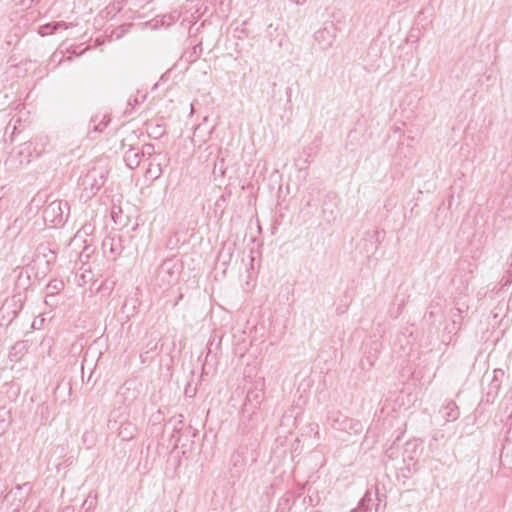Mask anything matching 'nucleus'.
I'll return each instance as SVG.
<instances>
[{
	"instance_id": "nucleus-13",
	"label": "nucleus",
	"mask_w": 512,
	"mask_h": 512,
	"mask_svg": "<svg viewBox=\"0 0 512 512\" xmlns=\"http://www.w3.org/2000/svg\"><path fill=\"white\" fill-rule=\"evenodd\" d=\"M503 376H504V371L502 369H495L493 371V378L490 381V383L488 385L487 392L485 394V402L486 403L492 404L495 401V399L498 396V393L500 391V388H501L500 378H502ZM482 401H484V399Z\"/></svg>"
},
{
	"instance_id": "nucleus-30",
	"label": "nucleus",
	"mask_w": 512,
	"mask_h": 512,
	"mask_svg": "<svg viewBox=\"0 0 512 512\" xmlns=\"http://www.w3.org/2000/svg\"><path fill=\"white\" fill-rule=\"evenodd\" d=\"M307 485H308L307 483L299 485L298 490H297V497H300L304 493Z\"/></svg>"
},
{
	"instance_id": "nucleus-22",
	"label": "nucleus",
	"mask_w": 512,
	"mask_h": 512,
	"mask_svg": "<svg viewBox=\"0 0 512 512\" xmlns=\"http://www.w3.org/2000/svg\"><path fill=\"white\" fill-rule=\"evenodd\" d=\"M384 41L379 37L374 38L368 48V54L372 57L378 58L382 55Z\"/></svg>"
},
{
	"instance_id": "nucleus-17",
	"label": "nucleus",
	"mask_w": 512,
	"mask_h": 512,
	"mask_svg": "<svg viewBox=\"0 0 512 512\" xmlns=\"http://www.w3.org/2000/svg\"><path fill=\"white\" fill-rule=\"evenodd\" d=\"M441 313V307L439 301H431L430 305L428 306L427 311L424 314L423 320L432 325L434 324L436 318Z\"/></svg>"
},
{
	"instance_id": "nucleus-43",
	"label": "nucleus",
	"mask_w": 512,
	"mask_h": 512,
	"mask_svg": "<svg viewBox=\"0 0 512 512\" xmlns=\"http://www.w3.org/2000/svg\"><path fill=\"white\" fill-rule=\"evenodd\" d=\"M165 474H166V475H169L168 468H166Z\"/></svg>"
},
{
	"instance_id": "nucleus-18",
	"label": "nucleus",
	"mask_w": 512,
	"mask_h": 512,
	"mask_svg": "<svg viewBox=\"0 0 512 512\" xmlns=\"http://www.w3.org/2000/svg\"><path fill=\"white\" fill-rule=\"evenodd\" d=\"M444 417L447 421H455L460 416V410L457 404L454 401H448L447 404L443 408Z\"/></svg>"
},
{
	"instance_id": "nucleus-25",
	"label": "nucleus",
	"mask_w": 512,
	"mask_h": 512,
	"mask_svg": "<svg viewBox=\"0 0 512 512\" xmlns=\"http://www.w3.org/2000/svg\"><path fill=\"white\" fill-rule=\"evenodd\" d=\"M194 13L197 14V18H200L204 15L212 16L216 12L213 11V8L205 2V4H202L200 7H197Z\"/></svg>"
},
{
	"instance_id": "nucleus-37",
	"label": "nucleus",
	"mask_w": 512,
	"mask_h": 512,
	"mask_svg": "<svg viewBox=\"0 0 512 512\" xmlns=\"http://www.w3.org/2000/svg\"><path fill=\"white\" fill-rule=\"evenodd\" d=\"M405 305V300L404 299H401L400 303H398V314L400 313L401 311V308Z\"/></svg>"
},
{
	"instance_id": "nucleus-44",
	"label": "nucleus",
	"mask_w": 512,
	"mask_h": 512,
	"mask_svg": "<svg viewBox=\"0 0 512 512\" xmlns=\"http://www.w3.org/2000/svg\"><path fill=\"white\" fill-rule=\"evenodd\" d=\"M399 439H400V436H397L394 442L398 441Z\"/></svg>"
},
{
	"instance_id": "nucleus-36",
	"label": "nucleus",
	"mask_w": 512,
	"mask_h": 512,
	"mask_svg": "<svg viewBox=\"0 0 512 512\" xmlns=\"http://www.w3.org/2000/svg\"><path fill=\"white\" fill-rule=\"evenodd\" d=\"M460 314H461V309L460 308H453L452 309V315L453 316L460 315Z\"/></svg>"
},
{
	"instance_id": "nucleus-4",
	"label": "nucleus",
	"mask_w": 512,
	"mask_h": 512,
	"mask_svg": "<svg viewBox=\"0 0 512 512\" xmlns=\"http://www.w3.org/2000/svg\"><path fill=\"white\" fill-rule=\"evenodd\" d=\"M240 412L239 433L241 435H249L250 433L258 432V425L262 420L260 405L254 402L250 403L245 399Z\"/></svg>"
},
{
	"instance_id": "nucleus-6",
	"label": "nucleus",
	"mask_w": 512,
	"mask_h": 512,
	"mask_svg": "<svg viewBox=\"0 0 512 512\" xmlns=\"http://www.w3.org/2000/svg\"><path fill=\"white\" fill-rule=\"evenodd\" d=\"M327 421L333 429L350 435L360 434L364 429L363 424L359 420L349 418L340 411L329 412Z\"/></svg>"
},
{
	"instance_id": "nucleus-35",
	"label": "nucleus",
	"mask_w": 512,
	"mask_h": 512,
	"mask_svg": "<svg viewBox=\"0 0 512 512\" xmlns=\"http://www.w3.org/2000/svg\"><path fill=\"white\" fill-rule=\"evenodd\" d=\"M286 96H287V101H291L292 89L290 87H287V89H286Z\"/></svg>"
},
{
	"instance_id": "nucleus-21",
	"label": "nucleus",
	"mask_w": 512,
	"mask_h": 512,
	"mask_svg": "<svg viewBox=\"0 0 512 512\" xmlns=\"http://www.w3.org/2000/svg\"><path fill=\"white\" fill-rule=\"evenodd\" d=\"M500 458L501 460L512 464V440H510L508 436L504 438Z\"/></svg>"
},
{
	"instance_id": "nucleus-3",
	"label": "nucleus",
	"mask_w": 512,
	"mask_h": 512,
	"mask_svg": "<svg viewBox=\"0 0 512 512\" xmlns=\"http://www.w3.org/2000/svg\"><path fill=\"white\" fill-rule=\"evenodd\" d=\"M423 441L419 439L409 440L405 443L403 452V466L396 474V479L402 485L407 482L420 470L419 457L422 454Z\"/></svg>"
},
{
	"instance_id": "nucleus-12",
	"label": "nucleus",
	"mask_w": 512,
	"mask_h": 512,
	"mask_svg": "<svg viewBox=\"0 0 512 512\" xmlns=\"http://www.w3.org/2000/svg\"><path fill=\"white\" fill-rule=\"evenodd\" d=\"M235 251V243L224 242L218 252L216 269L222 268V274L225 275L226 268L230 264Z\"/></svg>"
},
{
	"instance_id": "nucleus-14",
	"label": "nucleus",
	"mask_w": 512,
	"mask_h": 512,
	"mask_svg": "<svg viewBox=\"0 0 512 512\" xmlns=\"http://www.w3.org/2000/svg\"><path fill=\"white\" fill-rule=\"evenodd\" d=\"M264 383L262 381L256 382L252 384L246 392L245 399L250 403H256L261 406V403L264 400Z\"/></svg>"
},
{
	"instance_id": "nucleus-40",
	"label": "nucleus",
	"mask_w": 512,
	"mask_h": 512,
	"mask_svg": "<svg viewBox=\"0 0 512 512\" xmlns=\"http://www.w3.org/2000/svg\"><path fill=\"white\" fill-rule=\"evenodd\" d=\"M166 74H167V73L162 74V76H161L162 82H164V81H165V79H166Z\"/></svg>"
},
{
	"instance_id": "nucleus-1",
	"label": "nucleus",
	"mask_w": 512,
	"mask_h": 512,
	"mask_svg": "<svg viewBox=\"0 0 512 512\" xmlns=\"http://www.w3.org/2000/svg\"><path fill=\"white\" fill-rule=\"evenodd\" d=\"M182 269L183 264L177 257H169L162 261V285L166 283L169 286L167 290L162 291L165 305L171 304L175 307L183 298L181 288L178 286Z\"/></svg>"
},
{
	"instance_id": "nucleus-10",
	"label": "nucleus",
	"mask_w": 512,
	"mask_h": 512,
	"mask_svg": "<svg viewBox=\"0 0 512 512\" xmlns=\"http://www.w3.org/2000/svg\"><path fill=\"white\" fill-rule=\"evenodd\" d=\"M337 26L333 21H325L322 27L314 33V40L320 49L330 48L336 39Z\"/></svg>"
},
{
	"instance_id": "nucleus-16",
	"label": "nucleus",
	"mask_w": 512,
	"mask_h": 512,
	"mask_svg": "<svg viewBox=\"0 0 512 512\" xmlns=\"http://www.w3.org/2000/svg\"><path fill=\"white\" fill-rule=\"evenodd\" d=\"M208 3L213 11L221 17L227 16L230 11L231 0H204Z\"/></svg>"
},
{
	"instance_id": "nucleus-42",
	"label": "nucleus",
	"mask_w": 512,
	"mask_h": 512,
	"mask_svg": "<svg viewBox=\"0 0 512 512\" xmlns=\"http://www.w3.org/2000/svg\"><path fill=\"white\" fill-rule=\"evenodd\" d=\"M214 127H212L210 130L207 131V134L210 135Z\"/></svg>"
},
{
	"instance_id": "nucleus-38",
	"label": "nucleus",
	"mask_w": 512,
	"mask_h": 512,
	"mask_svg": "<svg viewBox=\"0 0 512 512\" xmlns=\"http://www.w3.org/2000/svg\"><path fill=\"white\" fill-rule=\"evenodd\" d=\"M169 102L172 104L171 111H174L177 108L174 99L169 98Z\"/></svg>"
},
{
	"instance_id": "nucleus-28",
	"label": "nucleus",
	"mask_w": 512,
	"mask_h": 512,
	"mask_svg": "<svg viewBox=\"0 0 512 512\" xmlns=\"http://www.w3.org/2000/svg\"><path fill=\"white\" fill-rule=\"evenodd\" d=\"M303 503L307 504L309 506H315L316 505L315 500H314L312 495H308V496L304 497Z\"/></svg>"
},
{
	"instance_id": "nucleus-33",
	"label": "nucleus",
	"mask_w": 512,
	"mask_h": 512,
	"mask_svg": "<svg viewBox=\"0 0 512 512\" xmlns=\"http://www.w3.org/2000/svg\"><path fill=\"white\" fill-rule=\"evenodd\" d=\"M392 2V6H400L403 3H406L408 0H390Z\"/></svg>"
},
{
	"instance_id": "nucleus-23",
	"label": "nucleus",
	"mask_w": 512,
	"mask_h": 512,
	"mask_svg": "<svg viewBox=\"0 0 512 512\" xmlns=\"http://www.w3.org/2000/svg\"><path fill=\"white\" fill-rule=\"evenodd\" d=\"M512 283V254L508 257L507 267L504 271V274L500 280V284L502 287L508 286Z\"/></svg>"
},
{
	"instance_id": "nucleus-41",
	"label": "nucleus",
	"mask_w": 512,
	"mask_h": 512,
	"mask_svg": "<svg viewBox=\"0 0 512 512\" xmlns=\"http://www.w3.org/2000/svg\"><path fill=\"white\" fill-rule=\"evenodd\" d=\"M469 266H471V264H469ZM474 271V269L472 267L469 268V273L472 274Z\"/></svg>"
},
{
	"instance_id": "nucleus-11",
	"label": "nucleus",
	"mask_w": 512,
	"mask_h": 512,
	"mask_svg": "<svg viewBox=\"0 0 512 512\" xmlns=\"http://www.w3.org/2000/svg\"><path fill=\"white\" fill-rule=\"evenodd\" d=\"M385 237L384 230H372L367 231L364 234L363 241L365 246V251L368 256L375 254L378 249V246L381 244Z\"/></svg>"
},
{
	"instance_id": "nucleus-24",
	"label": "nucleus",
	"mask_w": 512,
	"mask_h": 512,
	"mask_svg": "<svg viewBox=\"0 0 512 512\" xmlns=\"http://www.w3.org/2000/svg\"><path fill=\"white\" fill-rule=\"evenodd\" d=\"M180 17V13L178 11H173L169 14H162V27H168L175 21H177Z\"/></svg>"
},
{
	"instance_id": "nucleus-9",
	"label": "nucleus",
	"mask_w": 512,
	"mask_h": 512,
	"mask_svg": "<svg viewBox=\"0 0 512 512\" xmlns=\"http://www.w3.org/2000/svg\"><path fill=\"white\" fill-rule=\"evenodd\" d=\"M339 197L333 191H328L323 199L321 204V215L323 220L327 224L333 223L339 214Z\"/></svg>"
},
{
	"instance_id": "nucleus-29",
	"label": "nucleus",
	"mask_w": 512,
	"mask_h": 512,
	"mask_svg": "<svg viewBox=\"0 0 512 512\" xmlns=\"http://www.w3.org/2000/svg\"><path fill=\"white\" fill-rule=\"evenodd\" d=\"M170 462L174 466L178 465L180 462L178 455H176V456L170 455L167 460V463H170Z\"/></svg>"
},
{
	"instance_id": "nucleus-26",
	"label": "nucleus",
	"mask_w": 512,
	"mask_h": 512,
	"mask_svg": "<svg viewBox=\"0 0 512 512\" xmlns=\"http://www.w3.org/2000/svg\"><path fill=\"white\" fill-rule=\"evenodd\" d=\"M312 434L317 440L320 439L319 425L317 423H310L307 425L305 432H303L301 436H310Z\"/></svg>"
},
{
	"instance_id": "nucleus-15",
	"label": "nucleus",
	"mask_w": 512,
	"mask_h": 512,
	"mask_svg": "<svg viewBox=\"0 0 512 512\" xmlns=\"http://www.w3.org/2000/svg\"><path fill=\"white\" fill-rule=\"evenodd\" d=\"M501 217L503 220L512 217V193L508 194L501 201L499 210L495 213V220Z\"/></svg>"
},
{
	"instance_id": "nucleus-2",
	"label": "nucleus",
	"mask_w": 512,
	"mask_h": 512,
	"mask_svg": "<svg viewBox=\"0 0 512 512\" xmlns=\"http://www.w3.org/2000/svg\"><path fill=\"white\" fill-rule=\"evenodd\" d=\"M238 449L231 455V477L239 478L248 462L255 463L258 459L259 432L242 435Z\"/></svg>"
},
{
	"instance_id": "nucleus-5",
	"label": "nucleus",
	"mask_w": 512,
	"mask_h": 512,
	"mask_svg": "<svg viewBox=\"0 0 512 512\" xmlns=\"http://www.w3.org/2000/svg\"><path fill=\"white\" fill-rule=\"evenodd\" d=\"M320 195L321 187L318 184H310L303 192L299 209V218L303 223L311 221L315 216L321 201Z\"/></svg>"
},
{
	"instance_id": "nucleus-19",
	"label": "nucleus",
	"mask_w": 512,
	"mask_h": 512,
	"mask_svg": "<svg viewBox=\"0 0 512 512\" xmlns=\"http://www.w3.org/2000/svg\"><path fill=\"white\" fill-rule=\"evenodd\" d=\"M202 50V41H200L197 44H194L190 49H187L183 53V57L187 62L193 63L200 57Z\"/></svg>"
},
{
	"instance_id": "nucleus-20",
	"label": "nucleus",
	"mask_w": 512,
	"mask_h": 512,
	"mask_svg": "<svg viewBox=\"0 0 512 512\" xmlns=\"http://www.w3.org/2000/svg\"><path fill=\"white\" fill-rule=\"evenodd\" d=\"M372 502V492L367 490L364 496L359 500L358 505L351 509L350 512H370V504Z\"/></svg>"
},
{
	"instance_id": "nucleus-32",
	"label": "nucleus",
	"mask_w": 512,
	"mask_h": 512,
	"mask_svg": "<svg viewBox=\"0 0 512 512\" xmlns=\"http://www.w3.org/2000/svg\"><path fill=\"white\" fill-rule=\"evenodd\" d=\"M174 90H175L174 88H167L166 92L162 95V100H164L165 98H168L170 94L174 95L173 94Z\"/></svg>"
},
{
	"instance_id": "nucleus-31",
	"label": "nucleus",
	"mask_w": 512,
	"mask_h": 512,
	"mask_svg": "<svg viewBox=\"0 0 512 512\" xmlns=\"http://www.w3.org/2000/svg\"><path fill=\"white\" fill-rule=\"evenodd\" d=\"M300 413H297L295 416L293 414L286 413L283 417L284 419L294 418V423L296 424L299 420Z\"/></svg>"
},
{
	"instance_id": "nucleus-7",
	"label": "nucleus",
	"mask_w": 512,
	"mask_h": 512,
	"mask_svg": "<svg viewBox=\"0 0 512 512\" xmlns=\"http://www.w3.org/2000/svg\"><path fill=\"white\" fill-rule=\"evenodd\" d=\"M183 416L181 414L171 416L162 425V438L167 436V449H171V453L178 447L183 437Z\"/></svg>"
},
{
	"instance_id": "nucleus-34",
	"label": "nucleus",
	"mask_w": 512,
	"mask_h": 512,
	"mask_svg": "<svg viewBox=\"0 0 512 512\" xmlns=\"http://www.w3.org/2000/svg\"><path fill=\"white\" fill-rule=\"evenodd\" d=\"M204 123H200L195 127L194 135L196 136L198 133L202 132Z\"/></svg>"
},
{
	"instance_id": "nucleus-39",
	"label": "nucleus",
	"mask_w": 512,
	"mask_h": 512,
	"mask_svg": "<svg viewBox=\"0 0 512 512\" xmlns=\"http://www.w3.org/2000/svg\"><path fill=\"white\" fill-rule=\"evenodd\" d=\"M376 496H377L378 503L376 504L375 509H376V511H378L379 506H380V501H381V499H380V497H379V494H378V493H376Z\"/></svg>"
},
{
	"instance_id": "nucleus-8",
	"label": "nucleus",
	"mask_w": 512,
	"mask_h": 512,
	"mask_svg": "<svg viewBox=\"0 0 512 512\" xmlns=\"http://www.w3.org/2000/svg\"><path fill=\"white\" fill-rule=\"evenodd\" d=\"M383 348V343L377 336L370 337L363 344V357L360 360V368L362 370H370L377 361L379 354Z\"/></svg>"
},
{
	"instance_id": "nucleus-27",
	"label": "nucleus",
	"mask_w": 512,
	"mask_h": 512,
	"mask_svg": "<svg viewBox=\"0 0 512 512\" xmlns=\"http://www.w3.org/2000/svg\"><path fill=\"white\" fill-rule=\"evenodd\" d=\"M303 446L301 445V440L297 437L291 446V458L294 460L295 457L299 456L302 452Z\"/></svg>"
}]
</instances>
